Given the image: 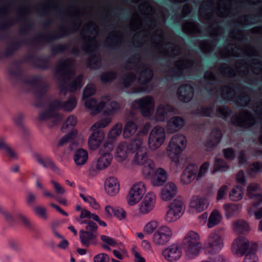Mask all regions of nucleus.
<instances>
[{"instance_id":"f257e3e1","label":"nucleus","mask_w":262,"mask_h":262,"mask_svg":"<svg viewBox=\"0 0 262 262\" xmlns=\"http://www.w3.org/2000/svg\"><path fill=\"white\" fill-rule=\"evenodd\" d=\"M32 38L20 36L11 41L3 54L4 57H8L18 51L23 46L28 45L32 49L38 50L40 43L49 44L53 41L69 36L72 34H36Z\"/></svg>"},{"instance_id":"f03ea898","label":"nucleus","mask_w":262,"mask_h":262,"mask_svg":"<svg viewBox=\"0 0 262 262\" xmlns=\"http://www.w3.org/2000/svg\"><path fill=\"white\" fill-rule=\"evenodd\" d=\"M73 64L74 60L71 58L61 59L57 62L55 68V76L60 84V93L64 95L68 91L73 92L83 86L82 75H78L72 82L66 85L67 81L72 74L71 68Z\"/></svg>"},{"instance_id":"7ed1b4c3","label":"nucleus","mask_w":262,"mask_h":262,"mask_svg":"<svg viewBox=\"0 0 262 262\" xmlns=\"http://www.w3.org/2000/svg\"><path fill=\"white\" fill-rule=\"evenodd\" d=\"M81 49L89 54L86 59V65L90 69H97L101 63L100 55L98 53L99 49V42L95 39L88 38L81 46Z\"/></svg>"},{"instance_id":"20e7f679","label":"nucleus","mask_w":262,"mask_h":262,"mask_svg":"<svg viewBox=\"0 0 262 262\" xmlns=\"http://www.w3.org/2000/svg\"><path fill=\"white\" fill-rule=\"evenodd\" d=\"M194 64L192 60H181L175 62V67L166 66L165 79L170 82L185 78V69L190 68Z\"/></svg>"},{"instance_id":"39448f33","label":"nucleus","mask_w":262,"mask_h":262,"mask_svg":"<svg viewBox=\"0 0 262 262\" xmlns=\"http://www.w3.org/2000/svg\"><path fill=\"white\" fill-rule=\"evenodd\" d=\"M182 248L191 258L198 256L201 249L199 234L194 231H189L183 240Z\"/></svg>"},{"instance_id":"423d86ee","label":"nucleus","mask_w":262,"mask_h":262,"mask_svg":"<svg viewBox=\"0 0 262 262\" xmlns=\"http://www.w3.org/2000/svg\"><path fill=\"white\" fill-rule=\"evenodd\" d=\"M256 117L254 118L247 112H242L238 116L232 118L233 123L237 126L249 127L254 125L256 122V119H262V101L258 104L254 110Z\"/></svg>"},{"instance_id":"0eeeda50","label":"nucleus","mask_w":262,"mask_h":262,"mask_svg":"<svg viewBox=\"0 0 262 262\" xmlns=\"http://www.w3.org/2000/svg\"><path fill=\"white\" fill-rule=\"evenodd\" d=\"M186 137L182 134L174 135L171 139L168 148L171 153L174 154L172 158V161L177 165L179 162V155L185 148L186 146Z\"/></svg>"},{"instance_id":"6e6552de","label":"nucleus","mask_w":262,"mask_h":262,"mask_svg":"<svg viewBox=\"0 0 262 262\" xmlns=\"http://www.w3.org/2000/svg\"><path fill=\"white\" fill-rule=\"evenodd\" d=\"M250 245L253 249H256L257 248L256 243H250L246 237L239 236L235 239L232 244V252L237 256L241 257L248 251Z\"/></svg>"},{"instance_id":"1a4fd4ad","label":"nucleus","mask_w":262,"mask_h":262,"mask_svg":"<svg viewBox=\"0 0 262 262\" xmlns=\"http://www.w3.org/2000/svg\"><path fill=\"white\" fill-rule=\"evenodd\" d=\"M165 140V132L163 127L156 126L151 130L148 137V145L155 150L161 146Z\"/></svg>"},{"instance_id":"9d476101","label":"nucleus","mask_w":262,"mask_h":262,"mask_svg":"<svg viewBox=\"0 0 262 262\" xmlns=\"http://www.w3.org/2000/svg\"><path fill=\"white\" fill-rule=\"evenodd\" d=\"M146 148L138 151L134 156V160L138 165H144L143 172L144 175L150 177L152 176L154 172V163L152 162L148 163Z\"/></svg>"},{"instance_id":"9b49d317","label":"nucleus","mask_w":262,"mask_h":262,"mask_svg":"<svg viewBox=\"0 0 262 262\" xmlns=\"http://www.w3.org/2000/svg\"><path fill=\"white\" fill-rule=\"evenodd\" d=\"M154 103L153 98L146 96L135 100L133 102V105L139 110L143 116L149 117L153 112Z\"/></svg>"},{"instance_id":"f8f14e48","label":"nucleus","mask_w":262,"mask_h":262,"mask_svg":"<svg viewBox=\"0 0 262 262\" xmlns=\"http://www.w3.org/2000/svg\"><path fill=\"white\" fill-rule=\"evenodd\" d=\"M183 202L178 199H175L169 206V210L165 215L167 222H171L176 221L183 213Z\"/></svg>"},{"instance_id":"ddd939ff","label":"nucleus","mask_w":262,"mask_h":262,"mask_svg":"<svg viewBox=\"0 0 262 262\" xmlns=\"http://www.w3.org/2000/svg\"><path fill=\"white\" fill-rule=\"evenodd\" d=\"M227 51L224 52L225 56H242L244 55L252 56L254 54V49L248 46L243 47L236 45H229L227 47Z\"/></svg>"},{"instance_id":"4468645a","label":"nucleus","mask_w":262,"mask_h":262,"mask_svg":"<svg viewBox=\"0 0 262 262\" xmlns=\"http://www.w3.org/2000/svg\"><path fill=\"white\" fill-rule=\"evenodd\" d=\"M172 236L171 230L167 226H162L153 235V242L156 245H163L167 243Z\"/></svg>"},{"instance_id":"2eb2a0df","label":"nucleus","mask_w":262,"mask_h":262,"mask_svg":"<svg viewBox=\"0 0 262 262\" xmlns=\"http://www.w3.org/2000/svg\"><path fill=\"white\" fill-rule=\"evenodd\" d=\"M145 187L143 182L134 185L128 194V203L130 205L137 203L143 197L145 193Z\"/></svg>"},{"instance_id":"dca6fc26","label":"nucleus","mask_w":262,"mask_h":262,"mask_svg":"<svg viewBox=\"0 0 262 262\" xmlns=\"http://www.w3.org/2000/svg\"><path fill=\"white\" fill-rule=\"evenodd\" d=\"M176 35L177 36H185L186 35H202V36H207L208 37L209 45L208 46L205 42H201L199 47V50L202 52H204L209 51L210 54L209 63L212 64L213 61V34H160V37L165 35Z\"/></svg>"},{"instance_id":"f3484780","label":"nucleus","mask_w":262,"mask_h":262,"mask_svg":"<svg viewBox=\"0 0 262 262\" xmlns=\"http://www.w3.org/2000/svg\"><path fill=\"white\" fill-rule=\"evenodd\" d=\"M194 92V88L191 84H182L177 90L178 98L182 102L188 103L192 100Z\"/></svg>"},{"instance_id":"a211bd4d","label":"nucleus","mask_w":262,"mask_h":262,"mask_svg":"<svg viewBox=\"0 0 262 262\" xmlns=\"http://www.w3.org/2000/svg\"><path fill=\"white\" fill-rule=\"evenodd\" d=\"M162 255L169 262H176L182 256V249L176 244L169 246L162 251Z\"/></svg>"},{"instance_id":"6ab92c4d","label":"nucleus","mask_w":262,"mask_h":262,"mask_svg":"<svg viewBox=\"0 0 262 262\" xmlns=\"http://www.w3.org/2000/svg\"><path fill=\"white\" fill-rule=\"evenodd\" d=\"M25 61H29L33 67L40 70H47L49 68L50 60L47 57L35 54L29 55L25 58Z\"/></svg>"},{"instance_id":"aec40b11","label":"nucleus","mask_w":262,"mask_h":262,"mask_svg":"<svg viewBox=\"0 0 262 262\" xmlns=\"http://www.w3.org/2000/svg\"><path fill=\"white\" fill-rule=\"evenodd\" d=\"M198 167L194 164H189L184 170L180 177V181L183 185L190 183L195 178L196 179Z\"/></svg>"},{"instance_id":"412c9836","label":"nucleus","mask_w":262,"mask_h":262,"mask_svg":"<svg viewBox=\"0 0 262 262\" xmlns=\"http://www.w3.org/2000/svg\"><path fill=\"white\" fill-rule=\"evenodd\" d=\"M156 196L152 192H148L139 205L140 212L143 214H147L152 210L154 207Z\"/></svg>"},{"instance_id":"4be33fe9","label":"nucleus","mask_w":262,"mask_h":262,"mask_svg":"<svg viewBox=\"0 0 262 262\" xmlns=\"http://www.w3.org/2000/svg\"><path fill=\"white\" fill-rule=\"evenodd\" d=\"M79 35H92L94 37H97L100 34H79ZM103 35H105V34H102ZM111 36L107 37L106 39L105 42L108 45V46L113 49L115 48H117V46L120 45L121 42V40L120 38H118L115 36V35H156L159 37L160 36L161 34H110Z\"/></svg>"},{"instance_id":"5701e85b","label":"nucleus","mask_w":262,"mask_h":262,"mask_svg":"<svg viewBox=\"0 0 262 262\" xmlns=\"http://www.w3.org/2000/svg\"><path fill=\"white\" fill-rule=\"evenodd\" d=\"M88 140V145L91 150H95L97 149L101 145L103 141L105 134L101 130H92Z\"/></svg>"},{"instance_id":"b1692460","label":"nucleus","mask_w":262,"mask_h":262,"mask_svg":"<svg viewBox=\"0 0 262 262\" xmlns=\"http://www.w3.org/2000/svg\"><path fill=\"white\" fill-rule=\"evenodd\" d=\"M34 93L36 95V102L35 106L36 107H42L44 105V97L48 91V86L46 84L38 83L33 87Z\"/></svg>"},{"instance_id":"393cba45","label":"nucleus","mask_w":262,"mask_h":262,"mask_svg":"<svg viewBox=\"0 0 262 262\" xmlns=\"http://www.w3.org/2000/svg\"><path fill=\"white\" fill-rule=\"evenodd\" d=\"M85 106L92 111L91 115L95 116L102 111L105 107V103L103 101L97 103V100L95 98H87L85 99Z\"/></svg>"},{"instance_id":"a878e982","label":"nucleus","mask_w":262,"mask_h":262,"mask_svg":"<svg viewBox=\"0 0 262 262\" xmlns=\"http://www.w3.org/2000/svg\"><path fill=\"white\" fill-rule=\"evenodd\" d=\"M79 239L81 245L86 247H89L91 244L96 245L97 244V235L93 233L85 231L81 229L79 231Z\"/></svg>"},{"instance_id":"bb28decb","label":"nucleus","mask_w":262,"mask_h":262,"mask_svg":"<svg viewBox=\"0 0 262 262\" xmlns=\"http://www.w3.org/2000/svg\"><path fill=\"white\" fill-rule=\"evenodd\" d=\"M260 190V187L257 183H251L249 185L247 189V195L250 198H254L256 201H258V204L253 203L250 207V211L253 207H256L259 204L262 203V195L258 194L257 193Z\"/></svg>"},{"instance_id":"cd10ccee","label":"nucleus","mask_w":262,"mask_h":262,"mask_svg":"<svg viewBox=\"0 0 262 262\" xmlns=\"http://www.w3.org/2000/svg\"><path fill=\"white\" fill-rule=\"evenodd\" d=\"M177 193L176 185L172 182L167 184L162 189L161 198L162 200L168 201L173 199Z\"/></svg>"},{"instance_id":"c85d7f7f","label":"nucleus","mask_w":262,"mask_h":262,"mask_svg":"<svg viewBox=\"0 0 262 262\" xmlns=\"http://www.w3.org/2000/svg\"><path fill=\"white\" fill-rule=\"evenodd\" d=\"M208 205L209 202L207 199L198 195L193 196L190 203V207L194 208L198 212L203 211L208 207Z\"/></svg>"},{"instance_id":"c756f323","label":"nucleus","mask_w":262,"mask_h":262,"mask_svg":"<svg viewBox=\"0 0 262 262\" xmlns=\"http://www.w3.org/2000/svg\"><path fill=\"white\" fill-rule=\"evenodd\" d=\"M112 156L109 153H104L98 159L95 165H92L90 168L91 171H95L96 170H100L106 168L111 162Z\"/></svg>"},{"instance_id":"7c9ffc66","label":"nucleus","mask_w":262,"mask_h":262,"mask_svg":"<svg viewBox=\"0 0 262 262\" xmlns=\"http://www.w3.org/2000/svg\"><path fill=\"white\" fill-rule=\"evenodd\" d=\"M104 188L105 191L111 196L116 195L119 190V184L117 178L111 177L105 182Z\"/></svg>"},{"instance_id":"2f4dec72","label":"nucleus","mask_w":262,"mask_h":262,"mask_svg":"<svg viewBox=\"0 0 262 262\" xmlns=\"http://www.w3.org/2000/svg\"><path fill=\"white\" fill-rule=\"evenodd\" d=\"M34 156L37 162L43 167L50 168L54 172L59 173L60 171L59 168L58 166H56L54 162L51 159V158L47 157L43 159L38 154H35Z\"/></svg>"},{"instance_id":"473e14b6","label":"nucleus","mask_w":262,"mask_h":262,"mask_svg":"<svg viewBox=\"0 0 262 262\" xmlns=\"http://www.w3.org/2000/svg\"><path fill=\"white\" fill-rule=\"evenodd\" d=\"M21 62L19 60H15L12 62L9 70V74L13 77L17 81L23 79V72L21 67Z\"/></svg>"},{"instance_id":"72a5a7b5","label":"nucleus","mask_w":262,"mask_h":262,"mask_svg":"<svg viewBox=\"0 0 262 262\" xmlns=\"http://www.w3.org/2000/svg\"><path fill=\"white\" fill-rule=\"evenodd\" d=\"M154 75L151 69L146 68L142 70L139 73V78L138 79V82L140 84H146L150 86L149 82L151 81Z\"/></svg>"},{"instance_id":"f704fd0d","label":"nucleus","mask_w":262,"mask_h":262,"mask_svg":"<svg viewBox=\"0 0 262 262\" xmlns=\"http://www.w3.org/2000/svg\"><path fill=\"white\" fill-rule=\"evenodd\" d=\"M155 173V179L152 181L154 186H160L163 185L167 179V174L166 171L162 168H158Z\"/></svg>"},{"instance_id":"c9c22d12","label":"nucleus","mask_w":262,"mask_h":262,"mask_svg":"<svg viewBox=\"0 0 262 262\" xmlns=\"http://www.w3.org/2000/svg\"><path fill=\"white\" fill-rule=\"evenodd\" d=\"M184 123V120L181 117H173L168 122V129L171 133L176 132L182 128Z\"/></svg>"},{"instance_id":"e433bc0d","label":"nucleus","mask_w":262,"mask_h":262,"mask_svg":"<svg viewBox=\"0 0 262 262\" xmlns=\"http://www.w3.org/2000/svg\"><path fill=\"white\" fill-rule=\"evenodd\" d=\"M233 229L237 234H246L249 232L250 228L249 224L244 220H238L233 223Z\"/></svg>"},{"instance_id":"4c0bfd02","label":"nucleus","mask_w":262,"mask_h":262,"mask_svg":"<svg viewBox=\"0 0 262 262\" xmlns=\"http://www.w3.org/2000/svg\"><path fill=\"white\" fill-rule=\"evenodd\" d=\"M105 211L109 216H114L121 220L126 217V212L119 207H113L107 205L105 208Z\"/></svg>"},{"instance_id":"58836bf2","label":"nucleus","mask_w":262,"mask_h":262,"mask_svg":"<svg viewBox=\"0 0 262 262\" xmlns=\"http://www.w3.org/2000/svg\"><path fill=\"white\" fill-rule=\"evenodd\" d=\"M73 159L77 165H83L88 159V151L83 148H79L75 151Z\"/></svg>"},{"instance_id":"ea45409f","label":"nucleus","mask_w":262,"mask_h":262,"mask_svg":"<svg viewBox=\"0 0 262 262\" xmlns=\"http://www.w3.org/2000/svg\"><path fill=\"white\" fill-rule=\"evenodd\" d=\"M213 62L211 64L209 63L210 71H206L202 80V82L205 85H209V94L210 97L213 95V71H212Z\"/></svg>"},{"instance_id":"a19ab883","label":"nucleus","mask_w":262,"mask_h":262,"mask_svg":"<svg viewBox=\"0 0 262 262\" xmlns=\"http://www.w3.org/2000/svg\"><path fill=\"white\" fill-rule=\"evenodd\" d=\"M213 113V106H200L192 111L191 114L197 117H209Z\"/></svg>"},{"instance_id":"79ce46f5","label":"nucleus","mask_w":262,"mask_h":262,"mask_svg":"<svg viewBox=\"0 0 262 262\" xmlns=\"http://www.w3.org/2000/svg\"><path fill=\"white\" fill-rule=\"evenodd\" d=\"M138 128L137 125L133 121L127 122L124 127L123 136L125 138H128L134 134Z\"/></svg>"},{"instance_id":"37998d69","label":"nucleus","mask_w":262,"mask_h":262,"mask_svg":"<svg viewBox=\"0 0 262 262\" xmlns=\"http://www.w3.org/2000/svg\"><path fill=\"white\" fill-rule=\"evenodd\" d=\"M172 110V107L168 104L161 105L158 106L156 111V116L158 120L164 121L168 112Z\"/></svg>"},{"instance_id":"c03bdc74","label":"nucleus","mask_w":262,"mask_h":262,"mask_svg":"<svg viewBox=\"0 0 262 262\" xmlns=\"http://www.w3.org/2000/svg\"><path fill=\"white\" fill-rule=\"evenodd\" d=\"M142 140L140 138L134 139L127 144L128 150L132 153L138 152L145 148L142 146Z\"/></svg>"},{"instance_id":"a18cd8bd","label":"nucleus","mask_w":262,"mask_h":262,"mask_svg":"<svg viewBox=\"0 0 262 262\" xmlns=\"http://www.w3.org/2000/svg\"><path fill=\"white\" fill-rule=\"evenodd\" d=\"M117 73L115 71H108L105 72L100 76L101 81L104 84L112 82L117 78Z\"/></svg>"},{"instance_id":"49530a36","label":"nucleus","mask_w":262,"mask_h":262,"mask_svg":"<svg viewBox=\"0 0 262 262\" xmlns=\"http://www.w3.org/2000/svg\"><path fill=\"white\" fill-rule=\"evenodd\" d=\"M112 12L117 16L121 21H126L130 16V12L128 9H123L119 7L112 10Z\"/></svg>"},{"instance_id":"de8ad7c7","label":"nucleus","mask_w":262,"mask_h":262,"mask_svg":"<svg viewBox=\"0 0 262 262\" xmlns=\"http://www.w3.org/2000/svg\"><path fill=\"white\" fill-rule=\"evenodd\" d=\"M243 188L239 186L233 187L229 193L230 198L233 201H238L241 200L243 198Z\"/></svg>"},{"instance_id":"09e8293b","label":"nucleus","mask_w":262,"mask_h":262,"mask_svg":"<svg viewBox=\"0 0 262 262\" xmlns=\"http://www.w3.org/2000/svg\"><path fill=\"white\" fill-rule=\"evenodd\" d=\"M228 216H232L239 213L241 207L236 204H226L223 206Z\"/></svg>"},{"instance_id":"8fccbe9b","label":"nucleus","mask_w":262,"mask_h":262,"mask_svg":"<svg viewBox=\"0 0 262 262\" xmlns=\"http://www.w3.org/2000/svg\"><path fill=\"white\" fill-rule=\"evenodd\" d=\"M165 48L167 49V52L169 56H177L180 53V47L171 42H166L164 45Z\"/></svg>"},{"instance_id":"3c124183","label":"nucleus","mask_w":262,"mask_h":262,"mask_svg":"<svg viewBox=\"0 0 262 262\" xmlns=\"http://www.w3.org/2000/svg\"><path fill=\"white\" fill-rule=\"evenodd\" d=\"M0 149H3L7 152L11 159H17V156L10 146L6 143L3 138H0Z\"/></svg>"},{"instance_id":"603ef678","label":"nucleus","mask_w":262,"mask_h":262,"mask_svg":"<svg viewBox=\"0 0 262 262\" xmlns=\"http://www.w3.org/2000/svg\"><path fill=\"white\" fill-rule=\"evenodd\" d=\"M203 249L206 254H209L213 251V233L209 234L207 238L205 241Z\"/></svg>"},{"instance_id":"864d4df0","label":"nucleus","mask_w":262,"mask_h":262,"mask_svg":"<svg viewBox=\"0 0 262 262\" xmlns=\"http://www.w3.org/2000/svg\"><path fill=\"white\" fill-rule=\"evenodd\" d=\"M70 48L69 43L64 45L58 44L57 45H53L51 48V54L53 56H56L57 54L62 53L64 51Z\"/></svg>"},{"instance_id":"5fc2aeb1","label":"nucleus","mask_w":262,"mask_h":262,"mask_svg":"<svg viewBox=\"0 0 262 262\" xmlns=\"http://www.w3.org/2000/svg\"><path fill=\"white\" fill-rule=\"evenodd\" d=\"M136 75L133 72H130L125 75L122 78V83L124 88H129L132 83L136 80Z\"/></svg>"},{"instance_id":"6e6d98bb","label":"nucleus","mask_w":262,"mask_h":262,"mask_svg":"<svg viewBox=\"0 0 262 262\" xmlns=\"http://www.w3.org/2000/svg\"><path fill=\"white\" fill-rule=\"evenodd\" d=\"M76 135L77 132L76 131H72L67 134L60 139L57 144V146H62L66 143L70 142L71 140L74 139L76 137Z\"/></svg>"},{"instance_id":"4d7b16f0","label":"nucleus","mask_w":262,"mask_h":262,"mask_svg":"<svg viewBox=\"0 0 262 262\" xmlns=\"http://www.w3.org/2000/svg\"><path fill=\"white\" fill-rule=\"evenodd\" d=\"M77 100L74 97H72L67 101L62 102V109L67 112L72 111L76 106Z\"/></svg>"},{"instance_id":"13d9d810","label":"nucleus","mask_w":262,"mask_h":262,"mask_svg":"<svg viewBox=\"0 0 262 262\" xmlns=\"http://www.w3.org/2000/svg\"><path fill=\"white\" fill-rule=\"evenodd\" d=\"M127 150H128L127 143H122L118 145L116 154L121 160H124L127 157Z\"/></svg>"},{"instance_id":"bf43d9fd","label":"nucleus","mask_w":262,"mask_h":262,"mask_svg":"<svg viewBox=\"0 0 262 262\" xmlns=\"http://www.w3.org/2000/svg\"><path fill=\"white\" fill-rule=\"evenodd\" d=\"M122 127L121 124L115 125L108 132L107 137L109 139L114 140L122 132Z\"/></svg>"},{"instance_id":"052dcab7","label":"nucleus","mask_w":262,"mask_h":262,"mask_svg":"<svg viewBox=\"0 0 262 262\" xmlns=\"http://www.w3.org/2000/svg\"><path fill=\"white\" fill-rule=\"evenodd\" d=\"M111 122L109 118H104L101 119L99 121L94 124L91 127V130H101V128H104L107 126Z\"/></svg>"},{"instance_id":"680f3d73","label":"nucleus","mask_w":262,"mask_h":262,"mask_svg":"<svg viewBox=\"0 0 262 262\" xmlns=\"http://www.w3.org/2000/svg\"><path fill=\"white\" fill-rule=\"evenodd\" d=\"M96 93V89L93 85H87L83 91L82 99H86Z\"/></svg>"},{"instance_id":"e2e57ef3","label":"nucleus","mask_w":262,"mask_h":262,"mask_svg":"<svg viewBox=\"0 0 262 262\" xmlns=\"http://www.w3.org/2000/svg\"><path fill=\"white\" fill-rule=\"evenodd\" d=\"M224 246L223 240L222 235L220 234L214 235V251H220Z\"/></svg>"},{"instance_id":"0e129e2a","label":"nucleus","mask_w":262,"mask_h":262,"mask_svg":"<svg viewBox=\"0 0 262 262\" xmlns=\"http://www.w3.org/2000/svg\"><path fill=\"white\" fill-rule=\"evenodd\" d=\"M8 246L12 250L19 252L22 250V248L20 243L13 238L9 239L8 241Z\"/></svg>"},{"instance_id":"69168bd1","label":"nucleus","mask_w":262,"mask_h":262,"mask_svg":"<svg viewBox=\"0 0 262 262\" xmlns=\"http://www.w3.org/2000/svg\"><path fill=\"white\" fill-rule=\"evenodd\" d=\"M40 80V77L38 75H35L33 77H29L24 80V82L28 85L36 86L38 84Z\"/></svg>"},{"instance_id":"338daca9","label":"nucleus","mask_w":262,"mask_h":262,"mask_svg":"<svg viewBox=\"0 0 262 262\" xmlns=\"http://www.w3.org/2000/svg\"><path fill=\"white\" fill-rule=\"evenodd\" d=\"M49 108L52 112L62 109V102L59 99H55L50 103Z\"/></svg>"},{"instance_id":"774afa93","label":"nucleus","mask_w":262,"mask_h":262,"mask_svg":"<svg viewBox=\"0 0 262 262\" xmlns=\"http://www.w3.org/2000/svg\"><path fill=\"white\" fill-rule=\"evenodd\" d=\"M109 256L105 253H101L96 255L93 257L94 262H109Z\"/></svg>"}]
</instances>
